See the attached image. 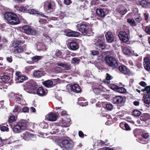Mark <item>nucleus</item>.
Listing matches in <instances>:
<instances>
[{"mask_svg":"<svg viewBox=\"0 0 150 150\" xmlns=\"http://www.w3.org/2000/svg\"><path fill=\"white\" fill-rule=\"evenodd\" d=\"M94 45L96 49L99 50H104L106 47L105 40L104 35H102L94 39Z\"/></svg>","mask_w":150,"mask_h":150,"instance_id":"nucleus-1","label":"nucleus"},{"mask_svg":"<svg viewBox=\"0 0 150 150\" xmlns=\"http://www.w3.org/2000/svg\"><path fill=\"white\" fill-rule=\"evenodd\" d=\"M60 146L66 150H71L74 147V142L71 139H63L60 144Z\"/></svg>","mask_w":150,"mask_h":150,"instance_id":"nucleus-6","label":"nucleus"},{"mask_svg":"<svg viewBox=\"0 0 150 150\" xmlns=\"http://www.w3.org/2000/svg\"><path fill=\"white\" fill-rule=\"evenodd\" d=\"M119 71L122 73L125 74L130 75V71L129 69L125 66L121 65L118 67Z\"/></svg>","mask_w":150,"mask_h":150,"instance_id":"nucleus-13","label":"nucleus"},{"mask_svg":"<svg viewBox=\"0 0 150 150\" xmlns=\"http://www.w3.org/2000/svg\"><path fill=\"white\" fill-rule=\"evenodd\" d=\"M142 137L144 139H146L149 137L148 133H144L142 134Z\"/></svg>","mask_w":150,"mask_h":150,"instance_id":"nucleus-53","label":"nucleus"},{"mask_svg":"<svg viewBox=\"0 0 150 150\" xmlns=\"http://www.w3.org/2000/svg\"><path fill=\"white\" fill-rule=\"evenodd\" d=\"M105 60L109 66L111 67L113 69L117 68L118 66V62L114 57L107 56L105 57Z\"/></svg>","mask_w":150,"mask_h":150,"instance_id":"nucleus-5","label":"nucleus"},{"mask_svg":"<svg viewBox=\"0 0 150 150\" xmlns=\"http://www.w3.org/2000/svg\"><path fill=\"white\" fill-rule=\"evenodd\" d=\"M143 64L145 69L150 71V57H146L144 59Z\"/></svg>","mask_w":150,"mask_h":150,"instance_id":"nucleus-20","label":"nucleus"},{"mask_svg":"<svg viewBox=\"0 0 150 150\" xmlns=\"http://www.w3.org/2000/svg\"><path fill=\"white\" fill-rule=\"evenodd\" d=\"M96 16L101 18H104L106 15L104 10L101 8H98L96 11Z\"/></svg>","mask_w":150,"mask_h":150,"instance_id":"nucleus-22","label":"nucleus"},{"mask_svg":"<svg viewBox=\"0 0 150 150\" xmlns=\"http://www.w3.org/2000/svg\"><path fill=\"white\" fill-rule=\"evenodd\" d=\"M54 56L56 58H62V53L60 50H57Z\"/></svg>","mask_w":150,"mask_h":150,"instance_id":"nucleus-37","label":"nucleus"},{"mask_svg":"<svg viewBox=\"0 0 150 150\" xmlns=\"http://www.w3.org/2000/svg\"><path fill=\"white\" fill-rule=\"evenodd\" d=\"M29 110V108L27 107H24L22 109V112L25 113L28 112Z\"/></svg>","mask_w":150,"mask_h":150,"instance_id":"nucleus-60","label":"nucleus"},{"mask_svg":"<svg viewBox=\"0 0 150 150\" xmlns=\"http://www.w3.org/2000/svg\"><path fill=\"white\" fill-rule=\"evenodd\" d=\"M21 108L18 106L16 105L15 106V108L13 110V112L14 113H19L21 112Z\"/></svg>","mask_w":150,"mask_h":150,"instance_id":"nucleus-41","label":"nucleus"},{"mask_svg":"<svg viewBox=\"0 0 150 150\" xmlns=\"http://www.w3.org/2000/svg\"><path fill=\"white\" fill-rule=\"evenodd\" d=\"M16 75L17 76L16 79L18 82L22 83L28 79L27 76L21 74L19 71H17L16 73Z\"/></svg>","mask_w":150,"mask_h":150,"instance_id":"nucleus-12","label":"nucleus"},{"mask_svg":"<svg viewBox=\"0 0 150 150\" xmlns=\"http://www.w3.org/2000/svg\"><path fill=\"white\" fill-rule=\"evenodd\" d=\"M27 13H28L30 14H36L37 16L39 17L41 16L43 17H46V16L44 15L43 13L35 9H29L28 10Z\"/></svg>","mask_w":150,"mask_h":150,"instance_id":"nucleus-16","label":"nucleus"},{"mask_svg":"<svg viewBox=\"0 0 150 150\" xmlns=\"http://www.w3.org/2000/svg\"><path fill=\"white\" fill-rule=\"evenodd\" d=\"M105 35L107 41L108 42L110 43L114 41V36L111 32L110 31L107 32Z\"/></svg>","mask_w":150,"mask_h":150,"instance_id":"nucleus-23","label":"nucleus"},{"mask_svg":"<svg viewBox=\"0 0 150 150\" xmlns=\"http://www.w3.org/2000/svg\"><path fill=\"white\" fill-rule=\"evenodd\" d=\"M118 12L121 14L124 15L127 11V9L125 7L122 5H120L117 9Z\"/></svg>","mask_w":150,"mask_h":150,"instance_id":"nucleus-29","label":"nucleus"},{"mask_svg":"<svg viewBox=\"0 0 150 150\" xmlns=\"http://www.w3.org/2000/svg\"><path fill=\"white\" fill-rule=\"evenodd\" d=\"M0 129L3 132H8L9 131V128L7 127L1 125L0 126Z\"/></svg>","mask_w":150,"mask_h":150,"instance_id":"nucleus-45","label":"nucleus"},{"mask_svg":"<svg viewBox=\"0 0 150 150\" xmlns=\"http://www.w3.org/2000/svg\"><path fill=\"white\" fill-rule=\"evenodd\" d=\"M72 2L71 0H64V3L67 5H70Z\"/></svg>","mask_w":150,"mask_h":150,"instance_id":"nucleus-59","label":"nucleus"},{"mask_svg":"<svg viewBox=\"0 0 150 150\" xmlns=\"http://www.w3.org/2000/svg\"><path fill=\"white\" fill-rule=\"evenodd\" d=\"M25 41H16L15 44L16 45V46L14 47L15 48L14 52L15 54L16 53H21L26 50V45H24L22 46H19L20 45H21L24 43Z\"/></svg>","mask_w":150,"mask_h":150,"instance_id":"nucleus-7","label":"nucleus"},{"mask_svg":"<svg viewBox=\"0 0 150 150\" xmlns=\"http://www.w3.org/2000/svg\"><path fill=\"white\" fill-rule=\"evenodd\" d=\"M27 122L24 120H20L11 127L13 131L15 133H19L26 129L27 126Z\"/></svg>","mask_w":150,"mask_h":150,"instance_id":"nucleus-2","label":"nucleus"},{"mask_svg":"<svg viewBox=\"0 0 150 150\" xmlns=\"http://www.w3.org/2000/svg\"><path fill=\"white\" fill-rule=\"evenodd\" d=\"M56 64L59 66H61L67 70H69L71 69V65L68 63H57Z\"/></svg>","mask_w":150,"mask_h":150,"instance_id":"nucleus-27","label":"nucleus"},{"mask_svg":"<svg viewBox=\"0 0 150 150\" xmlns=\"http://www.w3.org/2000/svg\"><path fill=\"white\" fill-rule=\"evenodd\" d=\"M38 88V85L36 82L33 80L28 82L24 85V89L27 92L33 93Z\"/></svg>","mask_w":150,"mask_h":150,"instance_id":"nucleus-4","label":"nucleus"},{"mask_svg":"<svg viewBox=\"0 0 150 150\" xmlns=\"http://www.w3.org/2000/svg\"><path fill=\"white\" fill-rule=\"evenodd\" d=\"M146 91L147 94H149L150 93V86L146 87Z\"/></svg>","mask_w":150,"mask_h":150,"instance_id":"nucleus-64","label":"nucleus"},{"mask_svg":"<svg viewBox=\"0 0 150 150\" xmlns=\"http://www.w3.org/2000/svg\"><path fill=\"white\" fill-rule=\"evenodd\" d=\"M143 98L145 103L148 104H150V94L144 95L143 96Z\"/></svg>","mask_w":150,"mask_h":150,"instance_id":"nucleus-31","label":"nucleus"},{"mask_svg":"<svg viewBox=\"0 0 150 150\" xmlns=\"http://www.w3.org/2000/svg\"><path fill=\"white\" fill-rule=\"evenodd\" d=\"M0 139L1 141V142L3 144V145L6 143V141H7V139H2V138L0 137Z\"/></svg>","mask_w":150,"mask_h":150,"instance_id":"nucleus-62","label":"nucleus"},{"mask_svg":"<svg viewBox=\"0 0 150 150\" xmlns=\"http://www.w3.org/2000/svg\"><path fill=\"white\" fill-rule=\"evenodd\" d=\"M66 35L69 37H76L78 36V33L77 32L71 31L69 32H67L66 33Z\"/></svg>","mask_w":150,"mask_h":150,"instance_id":"nucleus-33","label":"nucleus"},{"mask_svg":"<svg viewBox=\"0 0 150 150\" xmlns=\"http://www.w3.org/2000/svg\"><path fill=\"white\" fill-rule=\"evenodd\" d=\"M140 4L143 7H145L148 4V2L145 0H142L140 1Z\"/></svg>","mask_w":150,"mask_h":150,"instance_id":"nucleus-49","label":"nucleus"},{"mask_svg":"<svg viewBox=\"0 0 150 150\" xmlns=\"http://www.w3.org/2000/svg\"><path fill=\"white\" fill-rule=\"evenodd\" d=\"M118 86L114 84H111L110 85V88L114 90L115 91H116L117 88H118Z\"/></svg>","mask_w":150,"mask_h":150,"instance_id":"nucleus-51","label":"nucleus"},{"mask_svg":"<svg viewBox=\"0 0 150 150\" xmlns=\"http://www.w3.org/2000/svg\"><path fill=\"white\" fill-rule=\"evenodd\" d=\"M39 125L40 127L42 129L47 128L48 127V124L44 121L40 122Z\"/></svg>","mask_w":150,"mask_h":150,"instance_id":"nucleus-35","label":"nucleus"},{"mask_svg":"<svg viewBox=\"0 0 150 150\" xmlns=\"http://www.w3.org/2000/svg\"><path fill=\"white\" fill-rule=\"evenodd\" d=\"M126 123L125 122H121L120 123V126L121 128L124 129L126 125H126Z\"/></svg>","mask_w":150,"mask_h":150,"instance_id":"nucleus-54","label":"nucleus"},{"mask_svg":"<svg viewBox=\"0 0 150 150\" xmlns=\"http://www.w3.org/2000/svg\"><path fill=\"white\" fill-rule=\"evenodd\" d=\"M99 0H91V4L92 5L97 4L99 3Z\"/></svg>","mask_w":150,"mask_h":150,"instance_id":"nucleus-55","label":"nucleus"},{"mask_svg":"<svg viewBox=\"0 0 150 150\" xmlns=\"http://www.w3.org/2000/svg\"><path fill=\"white\" fill-rule=\"evenodd\" d=\"M34 135L28 132H25L21 135V137L25 140L28 141L34 137Z\"/></svg>","mask_w":150,"mask_h":150,"instance_id":"nucleus-14","label":"nucleus"},{"mask_svg":"<svg viewBox=\"0 0 150 150\" xmlns=\"http://www.w3.org/2000/svg\"><path fill=\"white\" fill-rule=\"evenodd\" d=\"M116 116L117 117L120 118L123 117L124 115V111H120L116 113Z\"/></svg>","mask_w":150,"mask_h":150,"instance_id":"nucleus-48","label":"nucleus"},{"mask_svg":"<svg viewBox=\"0 0 150 150\" xmlns=\"http://www.w3.org/2000/svg\"><path fill=\"white\" fill-rule=\"evenodd\" d=\"M118 37L120 40L123 42H127L129 40L128 35L126 32L124 31L120 32L118 34Z\"/></svg>","mask_w":150,"mask_h":150,"instance_id":"nucleus-10","label":"nucleus"},{"mask_svg":"<svg viewBox=\"0 0 150 150\" xmlns=\"http://www.w3.org/2000/svg\"><path fill=\"white\" fill-rule=\"evenodd\" d=\"M34 68V67L33 66H27L25 68V71L27 73H28L31 71Z\"/></svg>","mask_w":150,"mask_h":150,"instance_id":"nucleus-46","label":"nucleus"},{"mask_svg":"<svg viewBox=\"0 0 150 150\" xmlns=\"http://www.w3.org/2000/svg\"><path fill=\"white\" fill-rule=\"evenodd\" d=\"M20 21L17 15L15 13L14 14L13 16L12 17V19H11L8 23L11 25H16L20 23Z\"/></svg>","mask_w":150,"mask_h":150,"instance_id":"nucleus-17","label":"nucleus"},{"mask_svg":"<svg viewBox=\"0 0 150 150\" xmlns=\"http://www.w3.org/2000/svg\"><path fill=\"white\" fill-rule=\"evenodd\" d=\"M149 14L147 12L144 13V17L145 20L146 21H147L149 20Z\"/></svg>","mask_w":150,"mask_h":150,"instance_id":"nucleus-56","label":"nucleus"},{"mask_svg":"<svg viewBox=\"0 0 150 150\" xmlns=\"http://www.w3.org/2000/svg\"><path fill=\"white\" fill-rule=\"evenodd\" d=\"M15 100L18 101V103L22 105H25V101L23 98L22 95L21 94L20 96H17L15 97Z\"/></svg>","mask_w":150,"mask_h":150,"instance_id":"nucleus-28","label":"nucleus"},{"mask_svg":"<svg viewBox=\"0 0 150 150\" xmlns=\"http://www.w3.org/2000/svg\"><path fill=\"white\" fill-rule=\"evenodd\" d=\"M80 59L78 57L73 58L71 60V63L74 64H78L80 62Z\"/></svg>","mask_w":150,"mask_h":150,"instance_id":"nucleus-39","label":"nucleus"},{"mask_svg":"<svg viewBox=\"0 0 150 150\" xmlns=\"http://www.w3.org/2000/svg\"><path fill=\"white\" fill-rule=\"evenodd\" d=\"M123 101V98L119 96L114 97L112 100V102L114 104H121L122 103Z\"/></svg>","mask_w":150,"mask_h":150,"instance_id":"nucleus-24","label":"nucleus"},{"mask_svg":"<svg viewBox=\"0 0 150 150\" xmlns=\"http://www.w3.org/2000/svg\"><path fill=\"white\" fill-rule=\"evenodd\" d=\"M43 4L44 8L46 11H49L51 12L54 11L56 5L54 1L51 0H47Z\"/></svg>","mask_w":150,"mask_h":150,"instance_id":"nucleus-8","label":"nucleus"},{"mask_svg":"<svg viewBox=\"0 0 150 150\" xmlns=\"http://www.w3.org/2000/svg\"><path fill=\"white\" fill-rule=\"evenodd\" d=\"M116 91L120 93H124L126 92V90L123 87L118 86Z\"/></svg>","mask_w":150,"mask_h":150,"instance_id":"nucleus-42","label":"nucleus"},{"mask_svg":"<svg viewBox=\"0 0 150 150\" xmlns=\"http://www.w3.org/2000/svg\"><path fill=\"white\" fill-rule=\"evenodd\" d=\"M69 88L71 92H73L76 93L81 92V90L79 85L77 84H71L69 86Z\"/></svg>","mask_w":150,"mask_h":150,"instance_id":"nucleus-15","label":"nucleus"},{"mask_svg":"<svg viewBox=\"0 0 150 150\" xmlns=\"http://www.w3.org/2000/svg\"><path fill=\"white\" fill-rule=\"evenodd\" d=\"M34 76L36 78H40L43 75L41 71L39 70H35L33 73Z\"/></svg>","mask_w":150,"mask_h":150,"instance_id":"nucleus-30","label":"nucleus"},{"mask_svg":"<svg viewBox=\"0 0 150 150\" xmlns=\"http://www.w3.org/2000/svg\"><path fill=\"white\" fill-rule=\"evenodd\" d=\"M149 118V116L148 114L145 113L143 115L140 117V119L142 120L145 121L147 120Z\"/></svg>","mask_w":150,"mask_h":150,"instance_id":"nucleus-44","label":"nucleus"},{"mask_svg":"<svg viewBox=\"0 0 150 150\" xmlns=\"http://www.w3.org/2000/svg\"><path fill=\"white\" fill-rule=\"evenodd\" d=\"M79 135L80 137L83 138L84 137V134L81 131H79Z\"/></svg>","mask_w":150,"mask_h":150,"instance_id":"nucleus-63","label":"nucleus"},{"mask_svg":"<svg viewBox=\"0 0 150 150\" xmlns=\"http://www.w3.org/2000/svg\"><path fill=\"white\" fill-rule=\"evenodd\" d=\"M22 29L23 32L27 35H35L36 33V30L28 25H24L23 26Z\"/></svg>","mask_w":150,"mask_h":150,"instance_id":"nucleus-9","label":"nucleus"},{"mask_svg":"<svg viewBox=\"0 0 150 150\" xmlns=\"http://www.w3.org/2000/svg\"><path fill=\"white\" fill-rule=\"evenodd\" d=\"M122 51L123 53L126 55H129L131 53L130 50L127 47H125L123 49Z\"/></svg>","mask_w":150,"mask_h":150,"instance_id":"nucleus-40","label":"nucleus"},{"mask_svg":"<svg viewBox=\"0 0 150 150\" xmlns=\"http://www.w3.org/2000/svg\"><path fill=\"white\" fill-rule=\"evenodd\" d=\"M103 87L100 85L97 84V85L93 86L92 87L93 92L96 95L102 96L103 94L101 93L103 92Z\"/></svg>","mask_w":150,"mask_h":150,"instance_id":"nucleus-11","label":"nucleus"},{"mask_svg":"<svg viewBox=\"0 0 150 150\" xmlns=\"http://www.w3.org/2000/svg\"><path fill=\"white\" fill-rule=\"evenodd\" d=\"M77 27L79 31L84 35H87L88 36H90L93 33L92 28H89V26L86 24L84 23H81V24H78Z\"/></svg>","mask_w":150,"mask_h":150,"instance_id":"nucleus-3","label":"nucleus"},{"mask_svg":"<svg viewBox=\"0 0 150 150\" xmlns=\"http://www.w3.org/2000/svg\"><path fill=\"white\" fill-rule=\"evenodd\" d=\"M14 14V13L11 12H6L5 13L4 17L6 19L8 22L11 19H12V17L13 16Z\"/></svg>","mask_w":150,"mask_h":150,"instance_id":"nucleus-26","label":"nucleus"},{"mask_svg":"<svg viewBox=\"0 0 150 150\" xmlns=\"http://www.w3.org/2000/svg\"><path fill=\"white\" fill-rule=\"evenodd\" d=\"M17 9L22 12L27 13L28 12V9L25 7L20 6V7H18Z\"/></svg>","mask_w":150,"mask_h":150,"instance_id":"nucleus-43","label":"nucleus"},{"mask_svg":"<svg viewBox=\"0 0 150 150\" xmlns=\"http://www.w3.org/2000/svg\"><path fill=\"white\" fill-rule=\"evenodd\" d=\"M137 8H135L133 10V15L135 21L138 23H140L142 20V18L139 14Z\"/></svg>","mask_w":150,"mask_h":150,"instance_id":"nucleus-19","label":"nucleus"},{"mask_svg":"<svg viewBox=\"0 0 150 150\" xmlns=\"http://www.w3.org/2000/svg\"><path fill=\"white\" fill-rule=\"evenodd\" d=\"M43 84L45 86L48 88H50L53 86V82L50 80L46 81L43 82Z\"/></svg>","mask_w":150,"mask_h":150,"instance_id":"nucleus-32","label":"nucleus"},{"mask_svg":"<svg viewBox=\"0 0 150 150\" xmlns=\"http://www.w3.org/2000/svg\"><path fill=\"white\" fill-rule=\"evenodd\" d=\"M46 119L48 121H54L57 119V115L54 113H50L45 116Z\"/></svg>","mask_w":150,"mask_h":150,"instance_id":"nucleus-21","label":"nucleus"},{"mask_svg":"<svg viewBox=\"0 0 150 150\" xmlns=\"http://www.w3.org/2000/svg\"><path fill=\"white\" fill-rule=\"evenodd\" d=\"M144 30L148 34L150 35V25L145 28Z\"/></svg>","mask_w":150,"mask_h":150,"instance_id":"nucleus-50","label":"nucleus"},{"mask_svg":"<svg viewBox=\"0 0 150 150\" xmlns=\"http://www.w3.org/2000/svg\"><path fill=\"white\" fill-rule=\"evenodd\" d=\"M106 107L107 110H111L113 108V106L111 104L107 103L106 105Z\"/></svg>","mask_w":150,"mask_h":150,"instance_id":"nucleus-52","label":"nucleus"},{"mask_svg":"<svg viewBox=\"0 0 150 150\" xmlns=\"http://www.w3.org/2000/svg\"><path fill=\"white\" fill-rule=\"evenodd\" d=\"M70 49L73 50H77L79 47V45L77 42L72 41L69 43Z\"/></svg>","mask_w":150,"mask_h":150,"instance_id":"nucleus-25","label":"nucleus"},{"mask_svg":"<svg viewBox=\"0 0 150 150\" xmlns=\"http://www.w3.org/2000/svg\"><path fill=\"white\" fill-rule=\"evenodd\" d=\"M117 120L116 118L114 117L113 119L112 120L110 121V120H108L107 122L106 123H107L108 122H110V124H112L113 123H114L115 122L117 121Z\"/></svg>","mask_w":150,"mask_h":150,"instance_id":"nucleus-57","label":"nucleus"},{"mask_svg":"<svg viewBox=\"0 0 150 150\" xmlns=\"http://www.w3.org/2000/svg\"><path fill=\"white\" fill-rule=\"evenodd\" d=\"M36 90L37 94L41 96H45L47 93V90L44 89L42 87H39Z\"/></svg>","mask_w":150,"mask_h":150,"instance_id":"nucleus-18","label":"nucleus"},{"mask_svg":"<svg viewBox=\"0 0 150 150\" xmlns=\"http://www.w3.org/2000/svg\"><path fill=\"white\" fill-rule=\"evenodd\" d=\"M10 77L8 76L4 75L1 76V79L2 81L5 83H6L10 80Z\"/></svg>","mask_w":150,"mask_h":150,"instance_id":"nucleus-34","label":"nucleus"},{"mask_svg":"<svg viewBox=\"0 0 150 150\" xmlns=\"http://www.w3.org/2000/svg\"><path fill=\"white\" fill-rule=\"evenodd\" d=\"M16 119L14 115L10 116L8 118V122L9 124L10 125L11 124L16 121Z\"/></svg>","mask_w":150,"mask_h":150,"instance_id":"nucleus-36","label":"nucleus"},{"mask_svg":"<svg viewBox=\"0 0 150 150\" xmlns=\"http://www.w3.org/2000/svg\"><path fill=\"white\" fill-rule=\"evenodd\" d=\"M42 57V56L36 55L32 57L31 60L33 62H36L41 59Z\"/></svg>","mask_w":150,"mask_h":150,"instance_id":"nucleus-38","label":"nucleus"},{"mask_svg":"<svg viewBox=\"0 0 150 150\" xmlns=\"http://www.w3.org/2000/svg\"><path fill=\"white\" fill-rule=\"evenodd\" d=\"M106 75V80H110L112 79V76L110 75L108 73H107Z\"/></svg>","mask_w":150,"mask_h":150,"instance_id":"nucleus-61","label":"nucleus"},{"mask_svg":"<svg viewBox=\"0 0 150 150\" xmlns=\"http://www.w3.org/2000/svg\"><path fill=\"white\" fill-rule=\"evenodd\" d=\"M141 114V113L139 111L137 110H135L133 111V115L135 116H139Z\"/></svg>","mask_w":150,"mask_h":150,"instance_id":"nucleus-47","label":"nucleus"},{"mask_svg":"<svg viewBox=\"0 0 150 150\" xmlns=\"http://www.w3.org/2000/svg\"><path fill=\"white\" fill-rule=\"evenodd\" d=\"M91 54L93 55H96L98 54L99 52L97 50H93L91 51Z\"/></svg>","mask_w":150,"mask_h":150,"instance_id":"nucleus-58","label":"nucleus"}]
</instances>
